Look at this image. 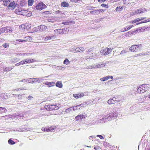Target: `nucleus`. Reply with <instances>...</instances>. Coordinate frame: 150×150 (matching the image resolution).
<instances>
[{
    "mask_svg": "<svg viewBox=\"0 0 150 150\" xmlns=\"http://www.w3.org/2000/svg\"><path fill=\"white\" fill-rule=\"evenodd\" d=\"M38 29H39L40 31H45L47 29V27L44 25H41L38 27Z\"/></svg>",
    "mask_w": 150,
    "mask_h": 150,
    "instance_id": "ddd939ff",
    "label": "nucleus"
},
{
    "mask_svg": "<svg viewBox=\"0 0 150 150\" xmlns=\"http://www.w3.org/2000/svg\"><path fill=\"white\" fill-rule=\"evenodd\" d=\"M29 59L31 63L37 62L36 60L34 59Z\"/></svg>",
    "mask_w": 150,
    "mask_h": 150,
    "instance_id": "864d4df0",
    "label": "nucleus"
},
{
    "mask_svg": "<svg viewBox=\"0 0 150 150\" xmlns=\"http://www.w3.org/2000/svg\"><path fill=\"white\" fill-rule=\"evenodd\" d=\"M72 107H70L65 110V112H72Z\"/></svg>",
    "mask_w": 150,
    "mask_h": 150,
    "instance_id": "c9c22d12",
    "label": "nucleus"
},
{
    "mask_svg": "<svg viewBox=\"0 0 150 150\" xmlns=\"http://www.w3.org/2000/svg\"><path fill=\"white\" fill-rule=\"evenodd\" d=\"M0 97L3 99H6L8 98L7 95L4 93L0 94Z\"/></svg>",
    "mask_w": 150,
    "mask_h": 150,
    "instance_id": "a211bd4d",
    "label": "nucleus"
},
{
    "mask_svg": "<svg viewBox=\"0 0 150 150\" xmlns=\"http://www.w3.org/2000/svg\"><path fill=\"white\" fill-rule=\"evenodd\" d=\"M92 67L93 69H97L98 68V64H94L93 65H92Z\"/></svg>",
    "mask_w": 150,
    "mask_h": 150,
    "instance_id": "a18cd8bd",
    "label": "nucleus"
},
{
    "mask_svg": "<svg viewBox=\"0 0 150 150\" xmlns=\"http://www.w3.org/2000/svg\"><path fill=\"white\" fill-rule=\"evenodd\" d=\"M56 38V36L55 35H52L51 36H50V40H53Z\"/></svg>",
    "mask_w": 150,
    "mask_h": 150,
    "instance_id": "79ce46f5",
    "label": "nucleus"
},
{
    "mask_svg": "<svg viewBox=\"0 0 150 150\" xmlns=\"http://www.w3.org/2000/svg\"><path fill=\"white\" fill-rule=\"evenodd\" d=\"M105 65V62H100L98 64V68L101 67H103Z\"/></svg>",
    "mask_w": 150,
    "mask_h": 150,
    "instance_id": "6ab92c4d",
    "label": "nucleus"
},
{
    "mask_svg": "<svg viewBox=\"0 0 150 150\" xmlns=\"http://www.w3.org/2000/svg\"><path fill=\"white\" fill-rule=\"evenodd\" d=\"M0 31L1 33H6L8 32V29L6 28H1Z\"/></svg>",
    "mask_w": 150,
    "mask_h": 150,
    "instance_id": "a878e982",
    "label": "nucleus"
},
{
    "mask_svg": "<svg viewBox=\"0 0 150 150\" xmlns=\"http://www.w3.org/2000/svg\"><path fill=\"white\" fill-rule=\"evenodd\" d=\"M150 87L149 84H143L139 86L137 92L138 93H143L148 90Z\"/></svg>",
    "mask_w": 150,
    "mask_h": 150,
    "instance_id": "f257e3e1",
    "label": "nucleus"
},
{
    "mask_svg": "<svg viewBox=\"0 0 150 150\" xmlns=\"http://www.w3.org/2000/svg\"><path fill=\"white\" fill-rule=\"evenodd\" d=\"M3 1V4L5 6H7L10 2V0H0V2Z\"/></svg>",
    "mask_w": 150,
    "mask_h": 150,
    "instance_id": "2eb2a0df",
    "label": "nucleus"
},
{
    "mask_svg": "<svg viewBox=\"0 0 150 150\" xmlns=\"http://www.w3.org/2000/svg\"><path fill=\"white\" fill-rule=\"evenodd\" d=\"M72 110H74L76 109H78L79 107H77V105L73 107H72Z\"/></svg>",
    "mask_w": 150,
    "mask_h": 150,
    "instance_id": "052dcab7",
    "label": "nucleus"
},
{
    "mask_svg": "<svg viewBox=\"0 0 150 150\" xmlns=\"http://www.w3.org/2000/svg\"><path fill=\"white\" fill-rule=\"evenodd\" d=\"M74 51H75V52H83L85 51V49L83 47H77L76 48Z\"/></svg>",
    "mask_w": 150,
    "mask_h": 150,
    "instance_id": "f8f14e48",
    "label": "nucleus"
},
{
    "mask_svg": "<svg viewBox=\"0 0 150 150\" xmlns=\"http://www.w3.org/2000/svg\"><path fill=\"white\" fill-rule=\"evenodd\" d=\"M59 29L55 30H54V33L56 34H58L59 33Z\"/></svg>",
    "mask_w": 150,
    "mask_h": 150,
    "instance_id": "6e6d98bb",
    "label": "nucleus"
},
{
    "mask_svg": "<svg viewBox=\"0 0 150 150\" xmlns=\"http://www.w3.org/2000/svg\"><path fill=\"white\" fill-rule=\"evenodd\" d=\"M139 21V18H138L134 20H132L129 21V23H134L136 22H137Z\"/></svg>",
    "mask_w": 150,
    "mask_h": 150,
    "instance_id": "bb28decb",
    "label": "nucleus"
},
{
    "mask_svg": "<svg viewBox=\"0 0 150 150\" xmlns=\"http://www.w3.org/2000/svg\"><path fill=\"white\" fill-rule=\"evenodd\" d=\"M74 97L76 98H80L79 95V94H74L73 95Z\"/></svg>",
    "mask_w": 150,
    "mask_h": 150,
    "instance_id": "c03bdc74",
    "label": "nucleus"
},
{
    "mask_svg": "<svg viewBox=\"0 0 150 150\" xmlns=\"http://www.w3.org/2000/svg\"><path fill=\"white\" fill-rule=\"evenodd\" d=\"M21 15L26 16H30L32 14L29 11H28L25 10H23Z\"/></svg>",
    "mask_w": 150,
    "mask_h": 150,
    "instance_id": "6e6552de",
    "label": "nucleus"
},
{
    "mask_svg": "<svg viewBox=\"0 0 150 150\" xmlns=\"http://www.w3.org/2000/svg\"><path fill=\"white\" fill-rule=\"evenodd\" d=\"M36 79H37V80L36 82L38 83L41 82L42 81L44 80L43 79L41 78H37Z\"/></svg>",
    "mask_w": 150,
    "mask_h": 150,
    "instance_id": "c756f323",
    "label": "nucleus"
},
{
    "mask_svg": "<svg viewBox=\"0 0 150 150\" xmlns=\"http://www.w3.org/2000/svg\"><path fill=\"white\" fill-rule=\"evenodd\" d=\"M49 40H50V36H46L44 39V40L45 41H48Z\"/></svg>",
    "mask_w": 150,
    "mask_h": 150,
    "instance_id": "bf43d9fd",
    "label": "nucleus"
},
{
    "mask_svg": "<svg viewBox=\"0 0 150 150\" xmlns=\"http://www.w3.org/2000/svg\"><path fill=\"white\" fill-rule=\"evenodd\" d=\"M45 84L47 85L48 87H50L54 86L55 83L54 82H47L45 83Z\"/></svg>",
    "mask_w": 150,
    "mask_h": 150,
    "instance_id": "aec40b11",
    "label": "nucleus"
},
{
    "mask_svg": "<svg viewBox=\"0 0 150 150\" xmlns=\"http://www.w3.org/2000/svg\"><path fill=\"white\" fill-rule=\"evenodd\" d=\"M70 62L69 60L67 59H66L64 61V64L66 65L69 64Z\"/></svg>",
    "mask_w": 150,
    "mask_h": 150,
    "instance_id": "7c9ffc66",
    "label": "nucleus"
},
{
    "mask_svg": "<svg viewBox=\"0 0 150 150\" xmlns=\"http://www.w3.org/2000/svg\"><path fill=\"white\" fill-rule=\"evenodd\" d=\"M125 3H126L127 4H129L130 3V0H124V1Z\"/></svg>",
    "mask_w": 150,
    "mask_h": 150,
    "instance_id": "338daca9",
    "label": "nucleus"
},
{
    "mask_svg": "<svg viewBox=\"0 0 150 150\" xmlns=\"http://www.w3.org/2000/svg\"><path fill=\"white\" fill-rule=\"evenodd\" d=\"M21 65H23L25 64V59L24 60L20 62Z\"/></svg>",
    "mask_w": 150,
    "mask_h": 150,
    "instance_id": "e2e57ef3",
    "label": "nucleus"
},
{
    "mask_svg": "<svg viewBox=\"0 0 150 150\" xmlns=\"http://www.w3.org/2000/svg\"><path fill=\"white\" fill-rule=\"evenodd\" d=\"M16 4L14 1H13L12 2L9 3V4L8 5V7H11L13 8H14L16 7Z\"/></svg>",
    "mask_w": 150,
    "mask_h": 150,
    "instance_id": "dca6fc26",
    "label": "nucleus"
},
{
    "mask_svg": "<svg viewBox=\"0 0 150 150\" xmlns=\"http://www.w3.org/2000/svg\"><path fill=\"white\" fill-rule=\"evenodd\" d=\"M46 6L43 3H40L36 6V9L39 10H41L45 8Z\"/></svg>",
    "mask_w": 150,
    "mask_h": 150,
    "instance_id": "39448f33",
    "label": "nucleus"
},
{
    "mask_svg": "<svg viewBox=\"0 0 150 150\" xmlns=\"http://www.w3.org/2000/svg\"><path fill=\"white\" fill-rule=\"evenodd\" d=\"M90 57H91V58H100L101 57V56L99 54H94V55Z\"/></svg>",
    "mask_w": 150,
    "mask_h": 150,
    "instance_id": "b1692460",
    "label": "nucleus"
},
{
    "mask_svg": "<svg viewBox=\"0 0 150 150\" xmlns=\"http://www.w3.org/2000/svg\"><path fill=\"white\" fill-rule=\"evenodd\" d=\"M87 9L88 10H93L95 8H97V7H91V6H89V7H87Z\"/></svg>",
    "mask_w": 150,
    "mask_h": 150,
    "instance_id": "8fccbe9b",
    "label": "nucleus"
},
{
    "mask_svg": "<svg viewBox=\"0 0 150 150\" xmlns=\"http://www.w3.org/2000/svg\"><path fill=\"white\" fill-rule=\"evenodd\" d=\"M34 1V0H28V3L29 6H32L33 4Z\"/></svg>",
    "mask_w": 150,
    "mask_h": 150,
    "instance_id": "72a5a7b5",
    "label": "nucleus"
},
{
    "mask_svg": "<svg viewBox=\"0 0 150 150\" xmlns=\"http://www.w3.org/2000/svg\"><path fill=\"white\" fill-rule=\"evenodd\" d=\"M97 137H99L101 139H104V137L100 135H98L97 136Z\"/></svg>",
    "mask_w": 150,
    "mask_h": 150,
    "instance_id": "680f3d73",
    "label": "nucleus"
},
{
    "mask_svg": "<svg viewBox=\"0 0 150 150\" xmlns=\"http://www.w3.org/2000/svg\"><path fill=\"white\" fill-rule=\"evenodd\" d=\"M36 78H29L28 79V81L29 83H34L35 81Z\"/></svg>",
    "mask_w": 150,
    "mask_h": 150,
    "instance_id": "f3484780",
    "label": "nucleus"
},
{
    "mask_svg": "<svg viewBox=\"0 0 150 150\" xmlns=\"http://www.w3.org/2000/svg\"><path fill=\"white\" fill-rule=\"evenodd\" d=\"M26 54V53H23V54H16V55H17L18 56H21V55H25V54H26V55H28V54Z\"/></svg>",
    "mask_w": 150,
    "mask_h": 150,
    "instance_id": "5fc2aeb1",
    "label": "nucleus"
},
{
    "mask_svg": "<svg viewBox=\"0 0 150 150\" xmlns=\"http://www.w3.org/2000/svg\"><path fill=\"white\" fill-rule=\"evenodd\" d=\"M23 11V9L21 7H19L15 9V12L17 14L21 15Z\"/></svg>",
    "mask_w": 150,
    "mask_h": 150,
    "instance_id": "9d476101",
    "label": "nucleus"
},
{
    "mask_svg": "<svg viewBox=\"0 0 150 150\" xmlns=\"http://www.w3.org/2000/svg\"><path fill=\"white\" fill-rule=\"evenodd\" d=\"M22 26L25 30H28L29 29L30 27L28 24H26L25 25H22Z\"/></svg>",
    "mask_w": 150,
    "mask_h": 150,
    "instance_id": "4be33fe9",
    "label": "nucleus"
},
{
    "mask_svg": "<svg viewBox=\"0 0 150 150\" xmlns=\"http://www.w3.org/2000/svg\"><path fill=\"white\" fill-rule=\"evenodd\" d=\"M17 41H19L20 42H26L25 40H22L21 39H18L16 40Z\"/></svg>",
    "mask_w": 150,
    "mask_h": 150,
    "instance_id": "69168bd1",
    "label": "nucleus"
},
{
    "mask_svg": "<svg viewBox=\"0 0 150 150\" xmlns=\"http://www.w3.org/2000/svg\"><path fill=\"white\" fill-rule=\"evenodd\" d=\"M129 29H128V28L127 27V26L126 27H125L124 29H122L121 30V32H124L125 31H127V30H129Z\"/></svg>",
    "mask_w": 150,
    "mask_h": 150,
    "instance_id": "ea45409f",
    "label": "nucleus"
},
{
    "mask_svg": "<svg viewBox=\"0 0 150 150\" xmlns=\"http://www.w3.org/2000/svg\"><path fill=\"white\" fill-rule=\"evenodd\" d=\"M147 10L146 9L144 8H141L137 9L134 11H132L130 13V14L131 16H133L134 15H137L139 14L145 13L146 12Z\"/></svg>",
    "mask_w": 150,
    "mask_h": 150,
    "instance_id": "7ed1b4c3",
    "label": "nucleus"
},
{
    "mask_svg": "<svg viewBox=\"0 0 150 150\" xmlns=\"http://www.w3.org/2000/svg\"><path fill=\"white\" fill-rule=\"evenodd\" d=\"M3 46L5 48H7L8 47H9V45L7 43H4L3 45Z\"/></svg>",
    "mask_w": 150,
    "mask_h": 150,
    "instance_id": "4d7b16f0",
    "label": "nucleus"
},
{
    "mask_svg": "<svg viewBox=\"0 0 150 150\" xmlns=\"http://www.w3.org/2000/svg\"><path fill=\"white\" fill-rule=\"evenodd\" d=\"M93 147L94 149H95V150H98V149H100V147H99L98 146H93Z\"/></svg>",
    "mask_w": 150,
    "mask_h": 150,
    "instance_id": "3c124183",
    "label": "nucleus"
},
{
    "mask_svg": "<svg viewBox=\"0 0 150 150\" xmlns=\"http://www.w3.org/2000/svg\"><path fill=\"white\" fill-rule=\"evenodd\" d=\"M117 101L115 97H113L112 98H110L108 101V104L110 105L112 104H114Z\"/></svg>",
    "mask_w": 150,
    "mask_h": 150,
    "instance_id": "1a4fd4ad",
    "label": "nucleus"
},
{
    "mask_svg": "<svg viewBox=\"0 0 150 150\" xmlns=\"http://www.w3.org/2000/svg\"><path fill=\"white\" fill-rule=\"evenodd\" d=\"M7 112V110L6 109H5L3 108L2 107H0V112Z\"/></svg>",
    "mask_w": 150,
    "mask_h": 150,
    "instance_id": "58836bf2",
    "label": "nucleus"
},
{
    "mask_svg": "<svg viewBox=\"0 0 150 150\" xmlns=\"http://www.w3.org/2000/svg\"><path fill=\"white\" fill-rule=\"evenodd\" d=\"M104 11L103 9H101L99 10H94V15L99 14L100 13H103Z\"/></svg>",
    "mask_w": 150,
    "mask_h": 150,
    "instance_id": "4468645a",
    "label": "nucleus"
},
{
    "mask_svg": "<svg viewBox=\"0 0 150 150\" xmlns=\"http://www.w3.org/2000/svg\"><path fill=\"white\" fill-rule=\"evenodd\" d=\"M125 35L126 37H130L132 35V33L131 31L127 32L125 34Z\"/></svg>",
    "mask_w": 150,
    "mask_h": 150,
    "instance_id": "cd10ccee",
    "label": "nucleus"
},
{
    "mask_svg": "<svg viewBox=\"0 0 150 150\" xmlns=\"http://www.w3.org/2000/svg\"><path fill=\"white\" fill-rule=\"evenodd\" d=\"M54 128H52H52H51V129L46 128V131L47 132H49L51 131L52 130H54Z\"/></svg>",
    "mask_w": 150,
    "mask_h": 150,
    "instance_id": "de8ad7c7",
    "label": "nucleus"
},
{
    "mask_svg": "<svg viewBox=\"0 0 150 150\" xmlns=\"http://www.w3.org/2000/svg\"><path fill=\"white\" fill-rule=\"evenodd\" d=\"M25 40L26 41V40H28L30 41H31L32 39V38L30 36L26 37L25 38Z\"/></svg>",
    "mask_w": 150,
    "mask_h": 150,
    "instance_id": "f704fd0d",
    "label": "nucleus"
},
{
    "mask_svg": "<svg viewBox=\"0 0 150 150\" xmlns=\"http://www.w3.org/2000/svg\"><path fill=\"white\" fill-rule=\"evenodd\" d=\"M87 105V103H83L81 104L77 105V107H79L80 106H81V108H84L86 107Z\"/></svg>",
    "mask_w": 150,
    "mask_h": 150,
    "instance_id": "c85d7f7f",
    "label": "nucleus"
},
{
    "mask_svg": "<svg viewBox=\"0 0 150 150\" xmlns=\"http://www.w3.org/2000/svg\"><path fill=\"white\" fill-rule=\"evenodd\" d=\"M56 86L59 88H62V83L60 81H57L56 83Z\"/></svg>",
    "mask_w": 150,
    "mask_h": 150,
    "instance_id": "412c9836",
    "label": "nucleus"
},
{
    "mask_svg": "<svg viewBox=\"0 0 150 150\" xmlns=\"http://www.w3.org/2000/svg\"><path fill=\"white\" fill-rule=\"evenodd\" d=\"M25 95L24 94H21V95H18V98L19 99H21V97L22 96H23Z\"/></svg>",
    "mask_w": 150,
    "mask_h": 150,
    "instance_id": "0e129e2a",
    "label": "nucleus"
},
{
    "mask_svg": "<svg viewBox=\"0 0 150 150\" xmlns=\"http://www.w3.org/2000/svg\"><path fill=\"white\" fill-rule=\"evenodd\" d=\"M55 67V69H61V70H62L63 69H64V67H63L62 66H56L55 65L54 66Z\"/></svg>",
    "mask_w": 150,
    "mask_h": 150,
    "instance_id": "2f4dec72",
    "label": "nucleus"
},
{
    "mask_svg": "<svg viewBox=\"0 0 150 150\" xmlns=\"http://www.w3.org/2000/svg\"><path fill=\"white\" fill-rule=\"evenodd\" d=\"M75 23L71 19L67 20L62 22V23L65 25H68L71 24H74Z\"/></svg>",
    "mask_w": 150,
    "mask_h": 150,
    "instance_id": "0eeeda50",
    "label": "nucleus"
},
{
    "mask_svg": "<svg viewBox=\"0 0 150 150\" xmlns=\"http://www.w3.org/2000/svg\"><path fill=\"white\" fill-rule=\"evenodd\" d=\"M109 79V77H108V76H106L104 77L103 78H101L100 80L101 81H104L108 80Z\"/></svg>",
    "mask_w": 150,
    "mask_h": 150,
    "instance_id": "5701e85b",
    "label": "nucleus"
},
{
    "mask_svg": "<svg viewBox=\"0 0 150 150\" xmlns=\"http://www.w3.org/2000/svg\"><path fill=\"white\" fill-rule=\"evenodd\" d=\"M61 6L63 7H68L69 6V4L67 2H63L61 3Z\"/></svg>",
    "mask_w": 150,
    "mask_h": 150,
    "instance_id": "393cba45",
    "label": "nucleus"
},
{
    "mask_svg": "<svg viewBox=\"0 0 150 150\" xmlns=\"http://www.w3.org/2000/svg\"><path fill=\"white\" fill-rule=\"evenodd\" d=\"M84 115H78L76 117V121H81L82 119L85 118Z\"/></svg>",
    "mask_w": 150,
    "mask_h": 150,
    "instance_id": "9b49d317",
    "label": "nucleus"
},
{
    "mask_svg": "<svg viewBox=\"0 0 150 150\" xmlns=\"http://www.w3.org/2000/svg\"><path fill=\"white\" fill-rule=\"evenodd\" d=\"M48 21L49 22H51L52 23H53L54 22V19H48Z\"/></svg>",
    "mask_w": 150,
    "mask_h": 150,
    "instance_id": "774afa93",
    "label": "nucleus"
},
{
    "mask_svg": "<svg viewBox=\"0 0 150 150\" xmlns=\"http://www.w3.org/2000/svg\"><path fill=\"white\" fill-rule=\"evenodd\" d=\"M123 9L122 7L119 6L117 7L116 8V11H121Z\"/></svg>",
    "mask_w": 150,
    "mask_h": 150,
    "instance_id": "4c0bfd02",
    "label": "nucleus"
},
{
    "mask_svg": "<svg viewBox=\"0 0 150 150\" xmlns=\"http://www.w3.org/2000/svg\"><path fill=\"white\" fill-rule=\"evenodd\" d=\"M141 45H134L130 47L129 49L130 51L132 52H135L137 50V49L141 46Z\"/></svg>",
    "mask_w": 150,
    "mask_h": 150,
    "instance_id": "423d86ee",
    "label": "nucleus"
},
{
    "mask_svg": "<svg viewBox=\"0 0 150 150\" xmlns=\"http://www.w3.org/2000/svg\"><path fill=\"white\" fill-rule=\"evenodd\" d=\"M141 29H143L144 31L148 30L150 29V26L148 27H144L143 28H142Z\"/></svg>",
    "mask_w": 150,
    "mask_h": 150,
    "instance_id": "e433bc0d",
    "label": "nucleus"
},
{
    "mask_svg": "<svg viewBox=\"0 0 150 150\" xmlns=\"http://www.w3.org/2000/svg\"><path fill=\"white\" fill-rule=\"evenodd\" d=\"M143 55H144V54L143 53H141L137 55H135V57L141 56Z\"/></svg>",
    "mask_w": 150,
    "mask_h": 150,
    "instance_id": "13d9d810",
    "label": "nucleus"
},
{
    "mask_svg": "<svg viewBox=\"0 0 150 150\" xmlns=\"http://www.w3.org/2000/svg\"><path fill=\"white\" fill-rule=\"evenodd\" d=\"M12 68H11L9 67H6L4 69V71H9L11 70Z\"/></svg>",
    "mask_w": 150,
    "mask_h": 150,
    "instance_id": "603ef678",
    "label": "nucleus"
},
{
    "mask_svg": "<svg viewBox=\"0 0 150 150\" xmlns=\"http://www.w3.org/2000/svg\"><path fill=\"white\" fill-rule=\"evenodd\" d=\"M111 48H106L100 51V53L102 55H106L110 54L112 51Z\"/></svg>",
    "mask_w": 150,
    "mask_h": 150,
    "instance_id": "20e7f679",
    "label": "nucleus"
},
{
    "mask_svg": "<svg viewBox=\"0 0 150 150\" xmlns=\"http://www.w3.org/2000/svg\"><path fill=\"white\" fill-rule=\"evenodd\" d=\"M8 144H10L13 145L15 144V142L12 139H10L8 141Z\"/></svg>",
    "mask_w": 150,
    "mask_h": 150,
    "instance_id": "473e14b6",
    "label": "nucleus"
},
{
    "mask_svg": "<svg viewBox=\"0 0 150 150\" xmlns=\"http://www.w3.org/2000/svg\"><path fill=\"white\" fill-rule=\"evenodd\" d=\"M25 59V62L26 63H27V64H30V63H31L29 59Z\"/></svg>",
    "mask_w": 150,
    "mask_h": 150,
    "instance_id": "09e8293b",
    "label": "nucleus"
},
{
    "mask_svg": "<svg viewBox=\"0 0 150 150\" xmlns=\"http://www.w3.org/2000/svg\"><path fill=\"white\" fill-rule=\"evenodd\" d=\"M101 6L103 7H105L106 8H108V4H102Z\"/></svg>",
    "mask_w": 150,
    "mask_h": 150,
    "instance_id": "37998d69",
    "label": "nucleus"
},
{
    "mask_svg": "<svg viewBox=\"0 0 150 150\" xmlns=\"http://www.w3.org/2000/svg\"><path fill=\"white\" fill-rule=\"evenodd\" d=\"M93 69L92 66L89 65L87 66L86 67L85 69Z\"/></svg>",
    "mask_w": 150,
    "mask_h": 150,
    "instance_id": "49530a36",
    "label": "nucleus"
},
{
    "mask_svg": "<svg viewBox=\"0 0 150 150\" xmlns=\"http://www.w3.org/2000/svg\"><path fill=\"white\" fill-rule=\"evenodd\" d=\"M61 107V105L59 104L56 105H48L45 107V109L48 111H52L53 110H57Z\"/></svg>",
    "mask_w": 150,
    "mask_h": 150,
    "instance_id": "f03ea898",
    "label": "nucleus"
},
{
    "mask_svg": "<svg viewBox=\"0 0 150 150\" xmlns=\"http://www.w3.org/2000/svg\"><path fill=\"white\" fill-rule=\"evenodd\" d=\"M62 34H66L67 33L68 31H67V29H64L63 28L62 29Z\"/></svg>",
    "mask_w": 150,
    "mask_h": 150,
    "instance_id": "a19ab883",
    "label": "nucleus"
}]
</instances>
